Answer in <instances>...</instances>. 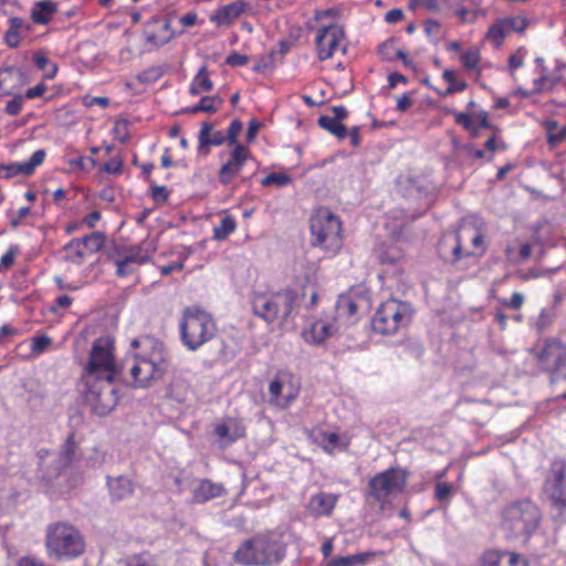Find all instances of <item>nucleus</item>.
Returning a JSON list of instances; mask_svg holds the SVG:
<instances>
[{"instance_id":"f257e3e1","label":"nucleus","mask_w":566,"mask_h":566,"mask_svg":"<svg viewBox=\"0 0 566 566\" xmlns=\"http://www.w3.org/2000/svg\"><path fill=\"white\" fill-rule=\"evenodd\" d=\"M127 365L117 360L115 337L102 335L92 342L78 381L84 400L95 415L107 416L117 406L119 395L115 381Z\"/></svg>"},{"instance_id":"f03ea898","label":"nucleus","mask_w":566,"mask_h":566,"mask_svg":"<svg viewBox=\"0 0 566 566\" xmlns=\"http://www.w3.org/2000/svg\"><path fill=\"white\" fill-rule=\"evenodd\" d=\"M132 364L119 378L136 388H147L167 371L168 361L164 344L149 335H140L130 342Z\"/></svg>"},{"instance_id":"7ed1b4c3","label":"nucleus","mask_w":566,"mask_h":566,"mask_svg":"<svg viewBox=\"0 0 566 566\" xmlns=\"http://www.w3.org/2000/svg\"><path fill=\"white\" fill-rule=\"evenodd\" d=\"M486 249L484 234L473 226H462L453 235H443L438 242L439 256L452 265H460L465 259H480Z\"/></svg>"},{"instance_id":"20e7f679","label":"nucleus","mask_w":566,"mask_h":566,"mask_svg":"<svg viewBox=\"0 0 566 566\" xmlns=\"http://www.w3.org/2000/svg\"><path fill=\"white\" fill-rule=\"evenodd\" d=\"M541 520L538 505L531 499H521L502 507L499 527L506 538H530L538 528Z\"/></svg>"},{"instance_id":"39448f33","label":"nucleus","mask_w":566,"mask_h":566,"mask_svg":"<svg viewBox=\"0 0 566 566\" xmlns=\"http://www.w3.org/2000/svg\"><path fill=\"white\" fill-rule=\"evenodd\" d=\"M86 549L81 531L67 522H54L46 526V555L59 563L78 558Z\"/></svg>"},{"instance_id":"423d86ee","label":"nucleus","mask_w":566,"mask_h":566,"mask_svg":"<svg viewBox=\"0 0 566 566\" xmlns=\"http://www.w3.org/2000/svg\"><path fill=\"white\" fill-rule=\"evenodd\" d=\"M285 555V545L280 541L265 534H256L240 544L233 559L244 566H273L280 564Z\"/></svg>"},{"instance_id":"0eeeda50","label":"nucleus","mask_w":566,"mask_h":566,"mask_svg":"<svg viewBox=\"0 0 566 566\" xmlns=\"http://www.w3.org/2000/svg\"><path fill=\"white\" fill-rule=\"evenodd\" d=\"M312 244L332 255L343 247V223L327 207H318L310 218Z\"/></svg>"},{"instance_id":"6e6552de","label":"nucleus","mask_w":566,"mask_h":566,"mask_svg":"<svg viewBox=\"0 0 566 566\" xmlns=\"http://www.w3.org/2000/svg\"><path fill=\"white\" fill-rule=\"evenodd\" d=\"M180 340L191 352L216 336L217 325L212 316L199 307H186L179 324Z\"/></svg>"},{"instance_id":"1a4fd4ad","label":"nucleus","mask_w":566,"mask_h":566,"mask_svg":"<svg viewBox=\"0 0 566 566\" xmlns=\"http://www.w3.org/2000/svg\"><path fill=\"white\" fill-rule=\"evenodd\" d=\"M410 472L400 467H391L374 475L367 484V495L381 511L391 505V501L401 494L408 483Z\"/></svg>"},{"instance_id":"9d476101","label":"nucleus","mask_w":566,"mask_h":566,"mask_svg":"<svg viewBox=\"0 0 566 566\" xmlns=\"http://www.w3.org/2000/svg\"><path fill=\"white\" fill-rule=\"evenodd\" d=\"M413 317L410 303L397 298H388L376 310L371 318V327L376 334L391 336L407 328Z\"/></svg>"},{"instance_id":"9b49d317","label":"nucleus","mask_w":566,"mask_h":566,"mask_svg":"<svg viewBox=\"0 0 566 566\" xmlns=\"http://www.w3.org/2000/svg\"><path fill=\"white\" fill-rule=\"evenodd\" d=\"M297 293L292 289H284L273 294H255L252 298V312L268 324L286 321L291 315Z\"/></svg>"},{"instance_id":"f8f14e48","label":"nucleus","mask_w":566,"mask_h":566,"mask_svg":"<svg viewBox=\"0 0 566 566\" xmlns=\"http://www.w3.org/2000/svg\"><path fill=\"white\" fill-rule=\"evenodd\" d=\"M543 502L557 512L566 514V459H553L548 468L543 472V481L539 491Z\"/></svg>"},{"instance_id":"ddd939ff","label":"nucleus","mask_w":566,"mask_h":566,"mask_svg":"<svg viewBox=\"0 0 566 566\" xmlns=\"http://www.w3.org/2000/svg\"><path fill=\"white\" fill-rule=\"evenodd\" d=\"M535 358L541 370L556 379L566 370V343L556 337L546 338Z\"/></svg>"},{"instance_id":"4468645a","label":"nucleus","mask_w":566,"mask_h":566,"mask_svg":"<svg viewBox=\"0 0 566 566\" xmlns=\"http://www.w3.org/2000/svg\"><path fill=\"white\" fill-rule=\"evenodd\" d=\"M106 242V235L102 231H94L81 238L70 240L64 247L65 261L81 265L86 259L101 251Z\"/></svg>"},{"instance_id":"2eb2a0df","label":"nucleus","mask_w":566,"mask_h":566,"mask_svg":"<svg viewBox=\"0 0 566 566\" xmlns=\"http://www.w3.org/2000/svg\"><path fill=\"white\" fill-rule=\"evenodd\" d=\"M346 39L345 30L342 25L331 23L328 25L321 27L315 36V45L317 59L319 61H326L334 56L339 48L343 46V52H346L344 45Z\"/></svg>"},{"instance_id":"dca6fc26","label":"nucleus","mask_w":566,"mask_h":566,"mask_svg":"<svg viewBox=\"0 0 566 566\" xmlns=\"http://www.w3.org/2000/svg\"><path fill=\"white\" fill-rule=\"evenodd\" d=\"M270 403L281 409L289 408L300 395V384L289 373H277L269 384Z\"/></svg>"},{"instance_id":"f3484780","label":"nucleus","mask_w":566,"mask_h":566,"mask_svg":"<svg viewBox=\"0 0 566 566\" xmlns=\"http://www.w3.org/2000/svg\"><path fill=\"white\" fill-rule=\"evenodd\" d=\"M251 158L252 153L248 146L235 145L218 170V181L224 187L232 186Z\"/></svg>"},{"instance_id":"a211bd4d","label":"nucleus","mask_w":566,"mask_h":566,"mask_svg":"<svg viewBox=\"0 0 566 566\" xmlns=\"http://www.w3.org/2000/svg\"><path fill=\"white\" fill-rule=\"evenodd\" d=\"M46 157L44 149L35 150L31 157L22 163L15 161L8 165L0 164V178L10 179L15 176H31L40 167Z\"/></svg>"},{"instance_id":"6ab92c4d","label":"nucleus","mask_w":566,"mask_h":566,"mask_svg":"<svg viewBox=\"0 0 566 566\" xmlns=\"http://www.w3.org/2000/svg\"><path fill=\"white\" fill-rule=\"evenodd\" d=\"M460 63L468 74H473V80L481 87H485V84L481 82L483 72L485 69L492 66L489 62L482 61L481 50L478 46H470L460 54Z\"/></svg>"},{"instance_id":"aec40b11","label":"nucleus","mask_w":566,"mask_h":566,"mask_svg":"<svg viewBox=\"0 0 566 566\" xmlns=\"http://www.w3.org/2000/svg\"><path fill=\"white\" fill-rule=\"evenodd\" d=\"M454 122L468 130L473 137H476L482 128H492L495 132L500 129L490 122L489 112L481 111L475 114L463 112L454 113Z\"/></svg>"},{"instance_id":"412c9836","label":"nucleus","mask_w":566,"mask_h":566,"mask_svg":"<svg viewBox=\"0 0 566 566\" xmlns=\"http://www.w3.org/2000/svg\"><path fill=\"white\" fill-rule=\"evenodd\" d=\"M145 34L147 42L157 46L168 43L176 35L171 29V21L166 18H154L148 22Z\"/></svg>"},{"instance_id":"4be33fe9","label":"nucleus","mask_w":566,"mask_h":566,"mask_svg":"<svg viewBox=\"0 0 566 566\" xmlns=\"http://www.w3.org/2000/svg\"><path fill=\"white\" fill-rule=\"evenodd\" d=\"M248 6L242 0L219 6L210 15V21L217 27L231 25L245 12Z\"/></svg>"},{"instance_id":"5701e85b","label":"nucleus","mask_w":566,"mask_h":566,"mask_svg":"<svg viewBox=\"0 0 566 566\" xmlns=\"http://www.w3.org/2000/svg\"><path fill=\"white\" fill-rule=\"evenodd\" d=\"M338 502V495L318 492L310 497L307 511L314 517L331 516Z\"/></svg>"},{"instance_id":"b1692460","label":"nucleus","mask_w":566,"mask_h":566,"mask_svg":"<svg viewBox=\"0 0 566 566\" xmlns=\"http://www.w3.org/2000/svg\"><path fill=\"white\" fill-rule=\"evenodd\" d=\"M334 333L333 324L323 318H317L302 332L303 339L311 345H322Z\"/></svg>"},{"instance_id":"393cba45","label":"nucleus","mask_w":566,"mask_h":566,"mask_svg":"<svg viewBox=\"0 0 566 566\" xmlns=\"http://www.w3.org/2000/svg\"><path fill=\"white\" fill-rule=\"evenodd\" d=\"M483 566H528L522 555L496 549L486 551L482 556Z\"/></svg>"},{"instance_id":"a878e982","label":"nucleus","mask_w":566,"mask_h":566,"mask_svg":"<svg viewBox=\"0 0 566 566\" xmlns=\"http://www.w3.org/2000/svg\"><path fill=\"white\" fill-rule=\"evenodd\" d=\"M214 434L219 440L231 444L244 438L247 429L241 419L229 417L226 422L216 424Z\"/></svg>"},{"instance_id":"bb28decb","label":"nucleus","mask_w":566,"mask_h":566,"mask_svg":"<svg viewBox=\"0 0 566 566\" xmlns=\"http://www.w3.org/2000/svg\"><path fill=\"white\" fill-rule=\"evenodd\" d=\"M384 555L380 551H366L347 556H333L325 566H366Z\"/></svg>"},{"instance_id":"cd10ccee","label":"nucleus","mask_w":566,"mask_h":566,"mask_svg":"<svg viewBox=\"0 0 566 566\" xmlns=\"http://www.w3.org/2000/svg\"><path fill=\"white\" fill-rule=\"evenodd\" d=\"M226 493L227 490L222 483H214L209 479H201L192 490V502L197 504L206 503Z\"/></svg>"},{"instance_id":"c85d7f7f","label":"nucleus","mask_w":566,"mask_h":566,"mask_svg":"<svg viewBox=\"0 0 566 566\" xmlns=\"http://www.w3.org/2000/svg\"><path fill=\"white\" fill-rule=\"evenodd\" d=\"M109 494L113 501H123L134 494V482L132 479L119 475L117 478H107Z\"/></svg>"},{"instance_id":"c756f323","label":"nucleus","mask_w":566,"mask_h":566,"mask_svg":"<svg viewBox=\"0 0 566 566\" xmlns=\"http://www.w3.org/2000/svg\"><path fill=\"white\" fill-rule=\"evenodd\" d=\"M57 12V4L51 0H41L33 4L30 18L35 24H48Z\"/></svg>"},{"instance_id":"7c9ffc66","label":"nucleus","mask_w":566,"mask_h":566,"mask_svg":"<svg viewBox=\"0 0 566 566\" xmlns=\"http://www.w3.org/2000/svg\"><path fill=\"white\" fill-rule=\"evenodd\" d=\"M213 90V82L210 78V73L207 65H202L189 84V94L198 96L201 93H208Z\"/></svg>"},{"instance_id":"2f4dec72","label":"nucleus","mask_w":566,"mask_h":566,"mask_svg":"<svg viewBox=\"0 0 566 566\" xmlns=\"http://www.w3.org/2000/svg\"><path fill=\"white\" fill-rule=\"evenodd\" d=\"M376 256L381 264L395 265L403 259L405 253L397 244L382 243L376 249Z\"/></svg>"},{"instance_id":"473e14b6","label":"nucleus","mask_w":566,"mask_h":566,"mask_svg":"<svg viewBox=\"0 0 566 566\" xmlns=\"http://www.w3.org/2000/svg\"><path fill=\"white\" fill-rule=\"evenodd\" d=\"M442 78L448 84V87L438 93L441 97H447L454 93H461L468 88V83L464 80L459 78L457 71L452 69H446L442 73Z\"/></svg>"},{"instance_id":"72a5a7b5","label":"nucleus","mask_w":566,"mask_h":566,"mask_svg":"<svg viewBox=\"0 0 566 566\" xmlns=\"http://www.w3.org/2000/svg\"><path fill=\"white\" fill-rule=\"evenodd\" d=\"M237 229V221L228 211H222L221 220L213 228V239L218 241L226 240Z\"/></svg>"},{"instance_id":"f704fd0d","label":"nucleus","mask_w":566,"mask_h":566,"mask_svg":"<svg viewBox=\"0 0 566 566\" xmlns=\"http://www.w3.org/2000/svg\"><path fill=\"white\" fill-rule=\"evenodd\" d=\"M168 390L169 396L174 400L178 402H185L191 391V385L188 380L178 377L171 381Z\"/></svg>"},{"instance_id":"c9c22d12","label":"nucleus","mask_w":566,"mask_h":566,"mask_svg":"<svg viewBox=\"0 0 566 566\" xmlns=\"http://www.w3.org/2000/svg\"><path fill=\"white\" fill-rule=\"evenodd\" d=\"M499 20L503 24L507 34H511L513 32H524L530 25L528 19L524 15H509L501 18Z\"/></svg>"},{"instance_id":"e433bc0d","label":"nucleus","mask_w":566,"mask_h":566,"mask_svg":"<svg viewBox=\"0 0 566 566\" xmlns=\"http://www.w3.org/2000/svg\"><path fill=\"white\" fill-rule=\"evenodd\" d=\"M32 60L35 66L44 72V78L52 80L56 76L59 71L57 64L51 62L44 53H34Z\"/></svg>"},{"instance_id":"4c0bfd02","label":"nucleus","mask_w":566,"mask_h":566,"mask_svg":"<svg viewBox=\"0 0 566 566\" xmlns=\"http://www.w3.org/2000/svg\"><path fill=\"white\" fill-rule=\"evenodd\" d=\"M318 125L338 138H345L347 136L345 125L342 122L332 118L329 115L319 116Z\"/></svg>"},{"instance_id":"58836bf2","label":"nucleus","mask_w":566,"mask_h":566,"mask_svg":"<svg viewBox=\"0 0 566 566\" xmlns=\"http://www.w3.org/2000/svg\"><path fill=\"white\" fill-rule=\"evenodd\" d=\"M507 35V32L505 31L503 24L497 19L488 30L485 34V39L492 43L494 48H500L505 38Z\"/></svg>"},{"instance_id":"ea45409f","label":"nucleus","mask_w":566,"mask_h":566,"mask_svg":"<svg viewBox=\"0 0 566 566\" xmlns=\"http://www.w3.org/2000/svg\"><path fill=\"white\" fill-rule=\"evenodd\" d=\"M446 475V471H442L437 474L436 479L440 480ZM453 495V486L449 482H440L438 481L434 485V499L438 502H446L449 501L450 497Z\"/></svg>"},{"instance_id":"a19ab883","label":"nucleus","mask_w":566,"mask_h":566,"mask_svg":"<svg viewBox=\"0 0 566 566\" xmlns=\"http://www.w3.org/2000/svg\"><path fill=\"white\" fill-rule=\"evenodd\" d=\"M291 182L292 178L286 172H271L261 180L263 187L275 186L277 188H284Z\"/></svg>"},{"instance_id":"79ce46f5","label":"nucleus","mask_w":566,"mask_h":566,"mask_svg":"<svg viewBox=\"0 0 566 566\" xmlns=\"http://www.w3.org/2000/svg\"><path fill=\"white\" fill-rule=\"evenodd\" d=\"M148 196L157 206H164L168 202L170 190L166 186H159L154 181L149 184Z\"/></svg>"},{"instance_id":"37998d69","label":"nucleus","mask_w":566,"mask_h":566,"mask_svg":"<svg viewBox=\"0 0 566 566\" xmlns=\"http://www.w3.org/2000/svg\"><path fill=\"white\" fill-rule=\"evenodd\" d=\"M336 310L340 316L350 318L357 313L358 307L350 296L343 295L337 300Z\"/></svg>"},{"instance_id":"c03bdc74","label":"nucleus","mask_w":566,"mask_h":566,"mask_svg":"<svg viewBox=\"0 0 566 566\" xmlns=\"http://www.w3.org/2000/svg\"><path fill=\"white\" fill-rule=\"evenodd\" d=\"M202 113L216 114L223 105V99L219 95H205L199 99Z\"/></svg>"},{"instance_id":"a18cd8bd","label":"nucleus","mask_w":566,"mask_h":566,"mask_svg":"<svg viewBox=\"0 0 566 566\" xmlns=\"http://www.w3.org/2000/svg\"><path fill=\"white\" fill-rule=\"evenodd\" d=\"M52 345V338L45 334L38 335L31 339V354L33 357H39L49 350Z\"/></svg>"},{"instance_id":"49530a36","label":"nucleus","mask_w":566,"mask_h":566,"mask_svg":"<svg viewBox=\"0 0 566 566\" xmlns=\"http://www.w3.org/2000/svg\"><path fill=\"white\" fill-rule=\"evenodd\" d=\"M566 139V126L558 128L556 122H549L547 125V143L551 146H557Z\"/></svg>"},{"instance_id":"de8ad7c7","label":"nucleus","mask_w":566,"mask_h":566,"mask_svg":"<svg viewBox=\"0 0 566 566\" xmlns=\"http://www.w3.org/2000/svg\"><path fill=\"white\" fill-rule=\"evenodd\" d=\"M133 263H142V260L135 255H128L122 260H116L115 265H116L117 276H119V277L129 276L134 271V269L132 266Z\"/></svg>"},{"instance_id":"09e8293b","label":"nucleus","mask_w":566,"mask_h":566,"mask_svg":"<svg viewBox=\"0 0 566 566\" xmlns=\"http://www.w3.org/2000/svg\"><path fill=\"white\" fill-rule=\"evenodd\" d=\"M77 444L75 441V433L71 432L61 449V458L65 463H71L74 459Z\"/></svg>"},{"instance_id":"8fccbe9b","label":"nucleus","mask_w":566,"mask_h":566,"mask_svg":"<svg viewBox=\"0 0 566 566\" xmlns=\"http://www.w3.org/2000/svg\"><path fill=\"white\" fill-rule=\"evenodd\" d=\"M242 122L240 119H233L227 130V145L230 147H235V145H242L238 142V137L242 132Z\"/></svg>"},{"instance_id":"3c124183","label":"nucleus","mask_w":566,"mask_h":566,"mask_svg":"<svg viewBox=\"0 0 566 566\" xmlns=\"http://www.w3.org/2000/svg\"><path fill=\"white\" fill-rule=\"evenodd\" d=\"M448 3V0H411L410 7H423L431 12H440Z\"/></svg>"},{"instance_id":"603ef678","label":"nucleus","mask_w":566,"mask_h":566,"mask_svg":"<svg viewBox=\"0 0 566 566\" xmlns=\"http://www.w3.org/2000/svg\"><path fill=\"white\" fill-rule=\"evenodd\" d=\"M124 168V159L120 155L112 157L103 164L101 170L111 175H120Z\"/></svg>"},{"instance_id":"864d4df0","label":"nucleus","mask_w":566,"mask_h":566,"mask_svg":"<svg viewBox=\"0 0 566 566\" xmlns=\"http://www.w3.org/2000/svg\"><path fill=\"white\" fill-rule=\"evenodd\" d=\"M499 303L505 308L520 310L525 303V297L521 292H514L510 298H499Z\"/></svg>"},{"instance_id":"5fc2aeb1","label":"nucleus","mask_w":566,"mask_h":566,"mask_svg":"<svg viewBox=\"0 0 566 566\" xmlns=\"http://www.w3.org/2000/svg\"><path fill=\"white\" fill-rule=\"evenodd\" d=\"M310 295L308 302L305 303V308L311 310L317 305L318 301V286L315 283L306 284L302 290V297L305 298L306 295Z\"/></svg>"},{"instance_id":"6e6d98bb","label":"nucleus","mask_w":566,"mask_h":566,"mask_svg":"<svg viewBox=\"0 0 566 566\" xmlns=\"http://www.w3.org/2000/svg\"><path fill=\"white\" fill-rule=\"evenodd\" d=\"M30 213L31 209L29 207H21L15 212L8 213L10 226L13 229L19 228Z\"/></svg>"},{"instance_id":"4d7b16f0","label":"nucleus","mask_w":566,"mask_h":566,"mask_svg":"<svg viewBox=\"0 0 566 566\" xmlns=\"http://www.w3.org/2000/svg\"><path fill=\"white\" fill-rule=\"evenodd\" d=\"M19 253L20 248L18 245H10L7 252L0 258V271L10 269L14 264L15 255Z\"/></svg>"},{"instance_id":"13d9d810","label":"nucleus","mask_w":566,"mask_h":566,"mask_svg":"<svg viewBox=\"0 0 566 566\" xmlns=\"http://www.w3.org/2000/svg\"><path fill=\"white\" fill-rule=\"evenodd\" d=\"M321 436L325 441V443L322 446L323 450L326 453L332 454L334 450L339 446V434L336 432H322Z\"/></svg>"},{"instance_id":"bf43d9fd","label":"nucleus","mask_w":566,"mask_h":566,"mask_svg":"<svg viewBox=\"0 0 566 566\" xmlns=\"http://www.w3.org/2000/svg\"><path fill=\"white\" fill-rule=\"evenodd\" d=\"M555 313L553 311L542 308L536 321V328L539 332L547 329L555 319Z\"/></svg>"},{"instance_id":"052dcab7","label":"nucleus","mask_w":566,"mask_h":566,"mask_svg":"<svg viewBox=\"0 0 566 566\" xmlns=\"http://www.w3.org/2000/svg\"><path fill=\"white\" fill-rule=\"evenodd\" d=\"M555 80H552L547 75L543 74L542 76L533 81V93H542L544 91H549L555 86Z\"/></svg>"},{"instance_id":"680f3d73","label":"nucleus","mask_w":566,"mask_h":566,"mask_svg":"<svg viewBox=\"0 0 566 566\" xmlns=\"http://www.w3.org/2000/svg\"><path fill=\"white\" fill-rule=\"evenodd\" d=\"M507 148V144L502 138L497 137L496 134L490 136L484 143V149L492 154L497 150H506Z\"/></svg>"},{"instance_id":"e2e57ef3","label":"nucleus","mask_w":566,"mask_h":566,"mask_svg":"<svg viewBox=\"0 0 566 566\" xmlns=\"http://www.w3.org/2000/svg\"><path fill=\"white\" fill-rule=\"evenodd\" d=\"M23 107V96L17 95L12 99L8 101L4 111L10 116H17L21 113Z\"/></svg>"},{"instance_id":"0e129e2a","label":"nucleus","mask_w":566,"mask_h":566,"mask_svg":"<svg viewBox=\"0 0 566 566\" xmlns=\"http://www.w3.org/2000/svg\"><path fill=\"white\" fill-rule=\"evenodd\" d=\"M126 566H157L154 557L148 554H139L130 557Z\"/></svg>"},{"instance_id":"69168bd1","label":"nucleus","mask_w":566,"mask_h":566,"mask_svg":"<svg viewBox=\"0 0 566 566\" xmlns=\"http://www.w3.org/2000/svg\"><path fill=\"white\" fill-rule=\"evenodd\" d=\"M212 129H213V126L211 123L203 122L201 124L199 135H198V140H199L200 147H208V142H209V139H211V135L213 133Z\"/></svg>"},{"instance_id":"338daca9","label":"nucleus","mask_w":566,"mask_h":566,"mask_svg":"<svg viewBox=\"0 0 566 566\" xmlns=\"http://www.w3.org/2000/svg\"><path fill=\"white\" fill-rule=\"evenodd\" d=\"M249 62V56L245 55V54H241L239 52H231L227 57H226V64L232 66V67H239V66H243L245 64H248Z\"/></svg>"},{"instance_id":"774afa93","label":"nucleus","mask_w":566,"mask_h":566,"mask_svg":"<svg viewBox=\"0 0 566 566\" xmlns=\"http://www.w3.org/2000/svg\"><path fill=\"white\" fill-rule=\"evenodd\" d=\"M83 104L86 107H93V106L97 105L102 108H107L109 106V98L105 97V96L86 95L83 98Z\"/></svg>"}]
</instances>
